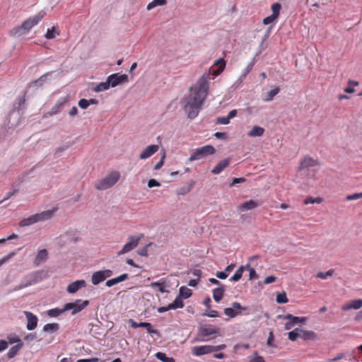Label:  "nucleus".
Instances as JSON below:
<instances>
[{"label":"nucleus","instance_id":"f257e3e1","mask_svg":"<svg viewBox=\"0 0 362 362\" xmlns=\"http://www.w3.org/2000/svg\"><path fill=\"white\" fill-rule=\"evenodd\" d=\"M209 74H203L197 81L193 93L183 98L181 104L190 119L196 118L202 109L204 102L209 93Z\"/></svg>","mask_w":362,"mask_h":362},{"label":"nucleus","instance_id":"f03ea898","mask_svg":"<svg viewBox=\"0 0 362 362\" xmlns=\"http://www.w3.org/2000/svg\"><path fill=\"white\" fill-rule=\"evenodd\" d=\"M45 15V11H40L37 14L25 20L21 25L16 26L10 30L9 33L11 36L19 37L28 33L33 27L37 25L39 22L44 18Z\"/></svg>","mask_w":362,"mask_h":362},{"label":"nucleus","instance_id":"7ed1b4c3","mask_svg":"<svg viewBox=\"0 0 362 362\" xmlns=\"http://www.w3.org/2000/svg\"><path fill=\"white\" fill-rule=\"evenodd\" d=\"M54 212V210H47L39 214L31 215L26 218L22 219L20 221L19 225L20 226L25 227L40 221L48 220L53 216Z\"/></svg>","mask_w":362,"mask_h":362},{"label":"nucleus","instance_id":"20e7f679","mask_svg":"<svg viewBox=\"0 0 362 362\" xmlns=\"http://www.w3.org/2000/svg\"><path fill=\"white\" fill-rule=\"evenodd\" d=\"M49 276L48 272L44 269L37 270L28 273L22 279L26 288L32 285L36 284Z\"/></svg>","mask_w":362,"mask_h":362},{"label":"nucleus","instance_id":"39448f33","mask_svg":"<svg viewBox=\"0 0 362 362\" xmlns=\"http://www.w3.org/2000/svg\"><path fill=\"white\" fill-rule=\"evenodd\" d=\"M216 152L214 147L211 145H206L200 148H197L191 154L187 162H192L204 158L209 156L213 155Z\"/></svg>","mask_w":362,"mask_h":362},{"label":"nucleus","instance_id":"423d86ee","mask_svg":"<svg viewBox=\"0 0 362 362\" xmlns=\"http://www.w3.org/2000/svg\"><path fill=\"white\" fill-rule=\"evenodd\" d=\"M119 173L117 171H113L100 180L95 186L98 190H105L112 187L119 180Z\"/></svg>","mask_w":362,"mask_h":362},{"label":"nucleus","instance_id":"0eeeda50","mask_svg":"<svg viewBox=\"0 0 362 362\" xmlns=\"http://www.w3.org/2000/svg\"><path fill=\"white\" fill-rule=\"evenodd\" d=\"M143 237L144 235L142 233H140L137 235L129 236V241L124 245V246L119 251L117 252V255L120 256L122 255L126 254L133 250L134 248L137 247V245L139 243V241Z\"/></svg>","mask_w":362,"mask_h":362},{"label":"nucleus","instance_id":"6e6552de","mask_svg":"<svg viewBox=\"0 0 362 362\" xmlns=\"http://www.w3.org/2000/svg\"><path fill=\"white\" fill-rule=\"evenodd\" d=\"M112 275L113 272L110 269L96 271L93 272L91 276V283L93 285L97 286Z\"/></svg>","mask_w":362,"mask_h":362},{"label":"nucleus","instance_id":"1a4fd4ad","mask_svg":"<svg viewBox=\"0 0 362 362\" xmlns=\"http://www.w3.org/2000/svg\"><path fill=\"white\" fill-rule=\"evenodd\" d=\"M219 329L213 325H204L199 327L198 334L203 338L200 340L202 341H206L208 339L204 337H209L212 334H216L218 332Z\"/></svg>","mask_w":362,"mask_h":362},{"label":"nucleus","instance_id":"9d476101","mask_svg":"<svg viewBox=\"0 0 362 362\" xmlns=\"http://www.w3.org/2000/svg\"><path fill=\"white\" fill-rule=\"evenodd\" d=\"M107 78L110 87L112 88H115L120 84L127 83L128 82V76L125 74H112L108 76Z\"/></svg>","mask_w":362,"mask_h":362},{"label":"nucleus","instance_id":"9b49d317","mask_svg":"<svg viewBox=\"0 0 362 362\" xmlns=\"http://www.w3.org/2000/svg\"><path fill=\"white\" fill-rule=\"evenodd\" d=\"M24 315L27 319V325H26L27 329L29 331L35 329L37 326V322H38L37 317L29 311H24Z\"/></svg>","mask_w":362,"mask_h":362},{"label":"nucleus","instance_id":"f8f14e48","mask_svg":"<svg viewBox=\"0 0 362 362\" xmlns=\"http://www.w3.org/2000/svg\"><path fill=\"white\" fill-rule=\"evenodd\" d=\"M69 105V99L66 97L60 98L55 105L51 108L50 112H49V115H54L59 113L64 106Z\"/></svg>","mask_w":362,"mask_h":362},{"label":"nucleus","instance_id":"ddd939ff","mask_svg":"<svg viewBox=\"0 0 362 362\" xmlns=\"http://www.w3.org/2000/svg\"><path fill=\"white\" fill-rule=\"evenodd\" d=\"M86 286V281L85 280H76L75 281H73L70 283L67 288L66 291L69 293H76L79 289L84 288Z\"/></svg>","mask_w":362,"mask_h":362},{"label":"nucleus","instance_id":"4468645a","mask_svg":"<svg viewBox=\"0 0 362 362\" xmlns=\"http://www.w3.org/2000/svg\"><path fill=\"white\" fill-rule=\"evenodd\" d=\"M192 353L194 356H201L202 355L212 353L211 345H203V346H194L192 349Z\"/></svg>","mask_w":362,"mask_h":362},{"label":"nucleus","instance_id":"2eb2a0df","mask_svg":"<svg viewBox=\"0 0 362 362\" xmlns=\"http://www.w3.org/2000/svg\"><path fill=\"white\" fill-rule=\"evenodd\" d=\"M231 158H226L217 163V165L211 170V173L214 175L220 174L225 168H226L230 163Z\"/></svg>","mask_w":362,"mask_h":362},{"label":"nucleus","instance_id":"dca6fc26","mask_svg":"<svg viewBox=\"0 0 362 362\" xmlns=\"http://www.w3.org/2000/svg\"><path fill=\"white\" fill-rule=\"evenodd\" d=\"M158 150V146L156 144L148 146L140 154V159H146L156 153Z\"/></svg>","mask_w":362,"mask_h":362},{"label":"nucleus","instance_id":"f3484780","mask_svg":"<svg viewBox=\"0 0 362 362\" xmlns=\"http://www.w3.org/2000/svg\"><path fill=\"white\" fill-rule=\"evenodd\" d=\"M74 309L73 311H71V315H75L82 311L89 305V301L88 300H82L81 299H77L74 301Z\"/></svg>","mask_w":362,"mask_h":362},{"label":"nucleus","instance_id":"a211bd4d","mask_svg":"<svg viewBox=\"0 0 362 362\" xmlns=\"http://www.w3.org/2000/svg\"><path fill=\"white\" fill-rule=\"evenodd\" d=\"M259 206V202L256 200L250 199L243 202L239 206V210L241 211L252 210Z\"/></svg>","mask_w":362,"mask_h":362},{"label":"nucleus","instance_id":"6ab92c4d","mask_svg":"<svg viewBox=\"0 0 362 362\" xmlns=\"http://www.w3.org/2000/svg\"><path fill=\"white\" fill-rule=\"evenodd\" d=\"M362 307V299H355L351 300L349 303L342 305L341 309L343 310H349L351 309L358 310Z\"/></svg>","mask_w":362,"mask_h":362},{"label":"nucleus","instance_id":"aec40b11","mask_svg":"<svg viewBox=\"0 0 362 362\" xmlns=\"http://www.w3.org/2000/svg\"><path fill=\"white\" fill-rule=\"evenodd\" d=\"M256 63L255 58H253L252 60L247 64V66L244 69L242 74H240L239 78L237 80L236 83H241L243 79L247 76V75L252 71L253 66Z\"/></svg>","mask_w":362,"mask_h":362},{"label":"nucleus","instance_id":"412c9836","mask_svg":"<svg viewBox=\"0 0 362 362\" xmlns=\"http://www.w3.org/2000/svg\"><path fill=\"white\" fill-rule=\"evenodd\" d=\"M47 257L48 252L45 249L40 250L34 259V264L38 266L41 262L46 261Z\"/></svg>","mask_w":362,"mask_h":362},{"label":"nucleus","instance_id":"4be33fe9","mask_svg":"<svg viewBox=\"0 0 362 362\" xmlns=\"http://www.w3.org/2000/svg\"><path fill=\"white\" fill-rule=\"evenodd\" d=\"M300 338L305 341H314L317 339V334L313 331L304 330L301 328Z\"/></svg>","mask_w":362,"mask_h":362},{"label":"nucleus","instance_id":"5701e85b","mask_svg":"<svg viewBox=\"0 0 362 362\" xmlns=\"http://www.w3.org/2000/svg\"><path fill=\"white\" fill-rule=\"evenodd\" d=\"M316 163V160H314L313 158L306 156L302 160L300 165L299 167V170L315 166Z\"/></svg>","mask_w":362,"mask_h":362},{"label":"nucleus","instance_id":"b1692460","mask_svg":"<svg viewBox=\"0 0 362 362\" xmlns=\"http://www.w3.org/2000/svg\"><path fill=\"white\" fill-rule=\"evenodd\" d=\"M23 346V342H21V344H16V345L11 346L8 349V351L6 354L7 358L9 359H11L13 357H15V356L17 354V353L19 351V350L21 349H22Z\"/></svg>","mask_w":362,"mask_h":362},{"label":"nucleus","instance_id":"393cba45","mask_svg":"<svg viewBox=\"0 0 362 362\" xmlns=\"http://www.w3.org/2000/svg\"><path fill=\"white\" fill-rule=\"evenodd\" d=\"M139 327H144L146 329V331L150 334H155L157 337H160V332L157 329H154L151 327V325L147 322H139Z\"/></svg>","mask_w":362,"mask_h":362},{"label":"nucleus","instance_id":"a878e982","mask_svg":"<svg viewBox=\"0 0 362 362\" xmlns=\"http://www.w3.org/2000/svg\"><path fill=\"white\" fill-rule=\"evenodd\" d=\"M214 65H218V67L216 70L212 71L214 76H218L224 70L226 66V62L223 58H219L214 62Z\"/></svg>","mask_w":362,"mask_h":362},{"label":"nucleus","instance_id":"bb28decb","mask_svg":"<svg viewBox=\"0 0 362 362\" xmlns=\"http://www.w3.org/2000/svg\"><path fill=\"white\" fill-rule=\"evenodd\" d=\"M264 133V128L259 126H254L252 129L248 132L247 135L250 137H257L262 136Z\"/></svg>","mask_w":362,"mask_h":362},{"label":"nucleus","instance_id":"cd10ccee","mask_svg":"<svg viewBox=\"0 0 362 362\" xmlns=\"http://www.w3.org/2000/svg\"><path fill=\"white\" fill-rule=\"evenodd\" d=\"M225 288L223 286L216 288L213 290V298L216 302H219L223 296Z\"/></svg>","mask_w":362,"mask_h":362},{"label":"nucleus","instance_id":"c85d7f7f","mask_svg":"<svg viewBox=\"0 0 362 362\" xmlns=\"http://www.w3.org/2000/svg\"><path fill=\"white\" fill-rule=\"evenodd\" d=\"M280 88L279 87H276L274 89L269 91L265 96L263 98V100L264 102H270L279 93Z\"/></svg>","mask_w":362,"mask_h":362},{"label":"nucleus","instance_id":"c756f323","mask_svg":"<svg viewBox=\"0 0 362 362\" xmlns=\"http://www.w3.org/2000/svg\"><path fill=\"white\" fill-rule=\"evenodd\" d=\"M59 329L58 323H48L44 325L42 331L45 332H56Z\"/></svg>","mask_w":362,"mask_h":362},{"label":"nucleus","instance_id":"7c9ffc66","mask_svg":"<svg viewBox=\"0 0 362 362\" xmlns=\"http://www.w3.org/2000/svg\"><path fill=\"white\" fill-rule=\"evenodd\" d=\"M301 327H297L288 333V339L295 341L300 338Z\"/></svg>","mask_w":362,"mask_h":362},{"label":"nucleus","instance_id":"2f4dec72","mask_svg":"<svg viewBox=\"0 0 362 362\" xmlns=\"http://www.w3.org/2000/svg\"><path fill=\"white\" fill-rule=\"evenodd\" d=\"M184 305L183 300L179 295L175 298L172 303H170V308H171L172 310L182 308Z\"/></svg>","mask_w":362,"mask_h":362},{"label":"nucleus","instance_id":"473e14b6","mask_svg":"<svg viewBox=\"0 0 362 362\" xmlns=\"http://www.w3.org/2000/svg\"><path fill=\"white\" fill-rule=\"evenodd\" d=\"M110 88V86L107 81V78L105 82H100L96 86L93 88V90L96 93L106 90Z\"/></svg>","mask_w":362,"mask_h":362},{"label":"nucleus","instance_id":"72a5a7b5","mask_svg":"<svg viewBox=\"0 0 362 362\" xmlns=\"http://www.w3.org/2000/svg\"><path fill=\"white\" fill-rule=\"evenodd\" d=\"M192 294V290L186 286H181L179 289V296L182 298H188Z\"/></svg>","mask_w":362,"mask_h":362},{"label":"nucleus","instance_id":"f704fd0d","mask_svg":"<svg viewBox=\"0 0 362 362\" xmlns=\"http://www.w3.org/2000/svg\"><path fill=\"white\" fill-rule=\"evenodd\" d=\"M62 313H64L63 309L59 308H52L47 311V315L49 317H57Z\"/></svg>","mask_w":362,"mask_h":362},{"label":"nucleus","instance_id":"c9c22d12","mask_svg":"<svg viewBox=\"0 0 362 362\" xmlns=\"http://www.w3.org/2000/svg\"><path fill=\"white\" fill-rule=\"evenodd\" d=\"M156 357L157 359L162 362H175V360L173 358L168 357L165 353L163 352L156 353Z\"/></svg>","mask_w":362,"mask_h":362},{"label":"nucleus","instance_id":"e433bc0d","mask_svg":"<svg viewBox=\"0 0 362 362\" xmlns=\"http://www.w3.org/2000/svg\"><path fill=\"white\" fill-rule=\"evenodd\" d=\"M7 339L8 341H6L8 342V344H13L14 343H16V344H21V342H23L21 339L16 334H10L7 336Z\"/></svg>","mask_w":362,"mask_h":362},{"label":"nucleus","instance_id":"4c0bfd02","mask_svg":"<svg viewBox=\"0 0 362 362\" xmlns=\"http://www.w3.org/2000/svg\"><path fill=\"white\" fill-rule=\"evenodd\" d=\"M167 4V0H153L147 5V10L150 11L158 6H164Z\"/></svg>","mask_w":362,"mask_h":362},{"label":"nucleus","instance_id":"58836bf2","mask_svg":"<svg viewBox=\"0 0 362 362\" xmlns=\"http://www.w3.org/2000/svg\"><path fill=\"white\" fill-rule=\"evenodd\" d=\"M243 267H239L236 270L235 274L230 278L229 280L230 281H234V282L239 281L243 276Z\"/></svg>","mask_w":362,"mask_h":362},{"label":"nucleus","instance_id":"ea45409f","mask_svg":"<svg viewBox=\"0 0 362 362\" xmlns=\"http://www.w3.org/2000/svg\"><path fill=\"white\" fill-rule=\"evenodd\" d=\"M272 16H275V17L278 18L280 14V10L281 8V5L279 3H274L272 5Z\"/></svg>","mask_w":362,"mask_h":362},{"label":"nucleus","instance_id":"a19ab883","mask_svg":"<svg viewBox=\"0 0 362 362\" xmlns=\"http://www.w3.org/2000/svg\"><path fill=\"white\" fill-rule=\"evenodd\" d=\"M334 273V270L333 269H330L326 272H319L316 277L322 279H326L328 276H332Z\"/></svg>","mask_w":362,"mask_h":362},{"label":"nucleus","instance_id":"79ce46f5","mask_svg":"<svg viewBox=\"0 0 362 362\" xmlns=\"http://www.w3.org/2000/svg\"><path fill=\"white\" fill-rule=\"evenodd\" d=\"M276 300L278 303H286L288 301L285 292L278 293Z\"/></svg>","mask_w":362,"mask_h":362},{"label":"nucleus","instance_id":"37998d69","mask_svg":"<svg viewBox=\"0 0 362 362\" xmlns=\"http://www.w3.org/2000/svg\"><path fill=\"white\" fill-rule=\"evenodd\" d=\"M321 202H322V199L320 197L313 198V197H309L304 200L303 203H304V204L307 205V204H315V203L320 204Z\"/></svg>","mask_w":362,"mask_h":362},{"label":"nucleus","instance_id":"c03bdc74","mask_svg":"<svg viewBox=\"0 0 362 362\" xmlns=\"http://www.w3.org/2000/svg\"><path fill=\"white\" fill-rule=\"evenodd\" d=\"M224 314L228 316L230 318H233L238 315V312L234 311L233 307L231 308H226L224 309Z\"/></svg>","mask_w":362,"mask_h":362},{"label":"nucleus","instance_id":"a18cd8bd","mask_svg":"<svg viewBox=\"0 0 362 362\" xmlns=\"http://www.w3.org/2000/svg\"><path fill=\"white\" fill-rule=\"evenodd\" d=\"M193 186L194 183H192L189 186L180 187L178 190L177 194L185 195V194L191 191V189L193 188Z\"/></svg>","mask_w":362,"mask_h":362},{"label":"nucleus","instance_id":"49530a36","mask_svg":"<svg viewBox=\"0 0 362 362\" xmlns=\"http://www.w3.org/2000/svg\"><path fill=\"white\" fill-rule=\"evenodd\" d=\"M45 37L48 40L53 39L56 36V30L54 27L52 28H48L47 33L45 34Z\"/></svg>","mask_w":362,"mask_h":362},{"label":"nucleus","instance_id":"de8ad7c7","mask_svg":"<svg viewBox=\"0 0 362 362\" xmlns=\"http://www.w3.org/2000/svg\"><path fill=\"white\" fill-rule=\"evenodd\" d=\"M232 307L234 309V311L238 312V315L240 314L243 310H245L246 308H243L241 306L240 303L238 302H233L232 303Z\"/></svg>","mask_w":362,"mask_h":362},{"label":"nucleus","instance_id":"09e8293b","mask_svg":"<svg viewBox=\"0 0 362 362\" xmlns=\"http://www.w3.org/2000/svg\"><path fill=\"white\" fill-rule=\"evenodd\" d=\"M151 285L153 287L157 286L158 288V291L162 293L166 292V290L165 289V284L163 282L156 281L153 282Z\"/></svg>","mask_w":362,"mask_h":362},{"label":"nucleus","instance_id":"8fccbe9b","mask_svg":"<svg viewBox=\"0 0 362 362\" xmlns=\"http://www.w3.org/2000/svg\"><path fill=\"white\" fill-rule=\"evenodd\" d=\"M18 192V189H13L12 191H9L8 192L3 199L0 200V204H1L3 202H4L5 201H6L7 199H10L12 196H13L15 194H16Z\"/></svg>","mask_w":362,"mask_h":362},{"label":"nucleus","instance_id":"3c124183","mask_svg":"<svg viewBox=\"0 0 362 362\" xmlns=\"http://www.w3.org/2000/svg\"><path fill=\"white\" fill-rule=\"evenodd\" d=\"M278 18L275 17V16L270 15L263 19V23L264 25H269L277 20Z\"/></svg>","mask_w":362,"mask_h":362},{"label":"nucleus","instance_id":"603ef678","mask_svg":"<svg viewBox=\"0 0 362 362\" xmlns=\"http://www.w3.org/2000/svg\"><path fill=\"white\" fill-rule=\"evenodd\" d=\"M151 245L150 244H148L146 245V246L139 249L137 250V253L138 255H139L140 256H143V257H147L148 255V247Z\"/></svg>","mask_w":362,"mask_h":362},{"label":"nucleus","instance_id":"864d4df0","mask_svg":"<svg viewBox=\"0 0 362 362\" xmlns=\"http://www.w3.org/2000/svg\"><path fill=\"white\" fill-rule=\"evenodd\" d=\"M361 198H362V192L354 193V194H349L346 197V199L347 200H349V201L356 200V199H361Z\"/></svg>","mask_w":362,"mask_h":362},{"label":"nucleus","instance_id":"5fc2aeb1","mask_svg":"<svg viewBox=\"0 0 362 362\" xmlns=\"http://www.w3.org/2000/svg\"><path fill=\"white\" fill-rule=\"evenodd\" d=\"M292 322L294 324V325L298 324V323H303L305 322H306L307 320V318L305 317H297V316H294L293 318H292Z\"/></svg>","mask_w":362,"mask_h":362},{"label":"nucleus","instance_id":"6e6d98bb","mask_svg":"<svg viewBox=\"0 0 362 362\" xmlns=\"http://www.w3.org/2000/svg\"><path fill=\"white\" fill-rule=\"evenodd\" d=\"M205 316H208L210 317H216L218 315V313L216 310H211L210 308H208V310H206V313L203 314Z\"/></svg>","mask_w":362,"mask_h":362},{"label":"nucleus","instance_id":"4d7b16f0","mask_svg":"<svg viewBox=\"0 0 362 362\" xmlns=\"http://www.w3.org/2000/svg\"><path fill=\"white\" fill-rule=\"evenodd\" d=\"M230 119L228 118V116L218 117L216 123L219 124H224V125H226V124H228L230 123Z\"/></svg>","mask_w":362,"mask_h":362},{"label":"nucleus","instance_id":"13d9d810","mask_svg":"<svg viewBox=\"0 0 362 362\" xmlns=\"http://www.w3.org/2000/svg\"><path fill=\"white\" fill-rule=\"evenodd\" d=\"M25 341H33L37 340V334L36 333H29L24 337Z\"/></svg>","mask_w":362,"mask_h":362},{"label":"nucleus","instance_id":"bf43d9fd","mask_svg":"<svg viewBox=\"0 0 362 362\" xmlns=\"http://www.w3.org/2000/svg\"><path fill=\"white\" fill-rule=\"evenodd\" d=\"M48 75H50V73H47L44 75H42V76H40L38 79L35 80V81L33 82V84H35V85H37L39 84V86H42L43 82L45 81V78H46V77L48 76Z\"/></svg>","mask_w":362,"mask_h":362},{"label":"nucleus","instance_id":"052dcab7","mask_svg":"<svg viewBox=\"0 0 362 362\" xmlns=\"http://www.w3.org/2000/svg\"><path fill=\"white\" fill-rule=\"evenodd\" d=\"M250 362H265L262 356H259L257 353H255Z\"/></svg>","mask_w":362,"mask_h":362},{"label":"nucleus","instance_id":"680f3d73","mask_svg":"<svg viewBox=\"0 0 362 362\" xmlns=\"http://www.w3.org/2000/svg\"><path fill=\"white\" fill-rule=\"evenodd\" d=\"M78 106L83 110L88 108V107L89 106L88 100L85 98L81 99L78 101Z\"/></svg>","mask_w":362,"mask_h":362},{"label":"nucleus","instance_id":"e2e57ef3","mask_svg":"<svg viewBox=\"0 0 362 362\" xmlns=\"http://www.w3.org/2000/svg\"><path fill=\"white\" fill-rule=\"evenodd\" d=\"M119 283V282L118 281L117 277H115V278L107 280L105 283V286L107 287H112Z\"/></svg>","mask_w":362,"mask_h":362},{"label":"nucleus","instance_id":"0e129e2a","mask_svg":"<svg viewBox=\"0 0 362 362\" xmlns=\"http://www.w3.org/2000/svg\"><path fill=\"white\" fill-rule=\"evenodd\" d=\"M274 340V336L273 332L271 331L269 334V337L267 341V345L269 347H274V345L273 344Z\"/></svg>","mask_w":362,"mask_h":362},{"label":"nucleus","instance_id":"69168bd1","mask_svg":"<svg viewBox=\"0 0 362 362\" xmlns=\"http://www.w3.org/2000/svg\"><path fill=\"white\" fill-rule=\"evenodd\" d=\"M25 288H26V286H25V284L21 281V282L18 285L15 286L12 289L8 291V293H10L11 292L17 291L23 289Z\"/></svg>","mask_w":362,"mask_h":362},{"label":"nucleus","instance_id":"338daca9","mask_svg":"<svg viewBox=\"0 0 362 362\" xmlns=\"http://www.w3.org/2000/svg\"><path fill=\"white\" fill-rule=\"evenodd\" d=\"M160 183L155 179L152 178L148 181V187L150 188L154 187H160Z\"/></svg>","mask_w":362,"mask_h":362},{"label":"nucleus","instance_id":"774afa93","mask_svg":"<svg viewBox=\"0 0 362 362\" xmlns=\"http://www.w3.org/2000/svg\"><path fill=\"white\" fill-rule=\"evenodd\" d=\"M99 358H83L78 359L77 362H98Z\"/></svg>","mask_w":362,"mask_h":362}]
</instances>
